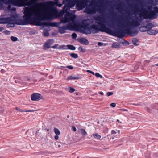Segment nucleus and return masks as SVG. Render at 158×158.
<instances>
[{
  "label": "nucleus",
  "instance_id": "obj_1",
  "mask_svg": "<svg viewBox=\"0 0 158 158\" xmlns=\"http://www.w3.org/2000/svg\"><path fill=\"white\" fill-rule=\"evenodd\" d=\"M98 25L93 24L89 27L90 24L87 21L88 19L84 20L82 24L79 26L83 29V33L86 34L91 33V31H94V33H97L99 31L106 32L110 33L111 30L105 24L106 23V20L103 15H99L94 18Z\"/></svg>",
  "mask_w": 158,
  "mask_h": 158
},
{
  "label": "nucleus",
  "instance_id": "obj_2",
  "mask_svg": "<svg viewBox=\"0 0 158 158\" xmlns=\"http://www.w3.org/2000/svg\"><path fill=\"white\" fill-rule=\"evenodd\" d=\"M24 14V15L23 16L24 19L17 20L16 23V24L25 25L31 24L32 23H34L36 26L42 25L45 26L56 27L57 26L56 23H51L48 22H44L42 23L41 24H40L39 19H42V17L40 16V12L38 14H36L34 11L27 8L25 10Z\"/></svg>",
  "mask_w": 158,
  "mask_h": 158
},
{
  "label": "nucleus",
  "instance_id": "obj_3",
  "mask_svg": "<svg viewBox=\"0 0 158 158\" xmlns=\"http://www.w3.org/2000/svg\"><path fill=\"white\" fill-rule=\"evenodd\" d=\"M51 3L60 7L63 4L59 3L58 1L55 2H50L44 4L43 8L40 10V15L44 19H49L56 17L58 14V12L56 8L52 6Z\"/></svg>",
  "mask_w": 158,
  "mask_h": 158
},
{
  "label": "nucleus",
  "instance_id": "obj_4",
  "mask_svg": "<svg viewBox=\"0 0 158 158\" xmlns=\"http://www.w3.org/2000/svg\"><path fill=\"white\" fill-rule=\"evenodd\" d=\"M141 20L142 19H140L139 21L137 20L133 21L129 23L128 24H126L124 25H123V24L120 23H119V25H122L124 27H126V29H124V31L122 30H120L118 31L115 32V35L119 38H121L124 37L125 34L130 35L132 36L137 35L138 33V31L135 30L134 31H131L130 26L137 27L139 25V22H141ZM119 25L120 26V25Z\"/></svg>",
  "mask_w": 158,
  "mask_h": 158
},
{
  "label": "nucleus",
  "instance_id": "obj_5",
  "mask_svg": "<svg viewBox=\"0 0 158 158\" xmlns=\"http://www.w3.org/2000/svg\"><path fill=\"white\" fill-rule=\"evenodd\" d=\"M63 3H67L63 8L64 11L68 9L72 8L76 4V7L78 10H82L85 8L87 5V0H64Z\"/></svg>",
  "mask_w": 158,
  "mask_h": 158
},
{
  "label": "nucleus",
  "instance_id": "obj_6",
  "mask_svg": "<svg viewBox=\"0 0 158 158\" xmlns=\"http://www.w3.org/2000/svg\"><path fill=\"white\" fill-rule=\"evenodd\" d=\"M148 10L145 8L142 9V12L139 14V17H142L144 19H149L150 20L155 19L158 17V7L155 6L153 8V10H151V8L148 7Z\"/></svg>",
  "mask_w": 158,
  "mask_h": 158
},
{
  "label": "nucleus",
  "instance_id": "obj_7",
  "mask_svg": "<svg viewBox=\"0 0 158 158\" xmlns=\"http://www.w3.org/2000/svg\"><path fill=\"white\" fill-rule=\"evenodd\" d=\"M97 2L95 0H92L91 1L90 6L92 7H94V8H92L89 7H86L85 8V12L88 14H92L95 13L96 12L97 10H99L100 12H101L102 10L100 8L99 9H96L95 7H98L97 4Z\"/></svg>",
  "mask_w": 158,
  "mask_h": 158
},
{
  "label": "nucleus",
  "instance_id": "obj_8",
  "mask_svg": "<svg viewBox=\"0 0 158 158\" xmlns=\"http://www.w3.org/2000/svg\"><path fill=\"white\" fill-rule=\"evenodd\" d=\"M14 20V17H8L5 18H0V24L1 23H8V25H10V27H13L14 24L12 23Z\"/></svg>",
  "mask_w": 158,
  "mask_h": 158
},
{
  "label": "nucleus",
  "instance_id": "obj_9",
  "mask_svg": "<svg viewBox=\"0 0 158 158\" xmlns=\"http://www.w3.org/2000/svg\"><path fill=\"white\" fill-rule=\"evenodd\" d=\"M75 17L76 16L74 15L70 14V13H68L65 16L64 20H62L61 22L64 23L69 22L70 21L73 20Z\"/></svg>",
  "mask_w": 158,
  "mask_h": 158
},
{
  "label": "nucleus",
  "instance_id": "obj_10",
  "mask_svg": "<svg viewBox=\"0 0 158 158\" xmlns=\"http://www.w3.org/2000/svg\"><path fill=\"white\" fill-rule=\"evenodd\" d=\"M27 0H16L12 1V4L19 6H23L25 5V2Z\"/></svg>",
  "mask_w": 158,
  "mask_h": 158
},
{
  "label": "nucleus",
  "instance_id": "obj_11",
  "mask_svg": "<svg viewBox=\"0 0 158 158\" xmlns=\"http://www.w3.org/2000/svg\"><path fill=\"white\" fill-rule=\"evenodd\" d=\"M81 24L82 23H81V24H79L78 25L77 24L72 25L71 23H69L66 26H65V27L67 30H71L75 27H78L79 28H81L82 31L83 32V30L82 29V28H81L79 26L80 25H81Z\"/></svg>",
  "mask_w": 158,
  "mask_h": 158
},
{
  "label": "nucleus",
  "instance_id": "obj_12",
  "mask_svg": "<svg viewBox=\"0 0 158 158\" xmlns=\"http://www.w3.org/2000/svg\"><path fill=\"white\" fill-rule=\"evenodd\" d=\"M41 94L39 93H34L31 95V100L32 101H38L41 99Z\"/></svg>",
  "mask_w": 158,
  "mask_h": 158
},
{
  "label": "nucleus",
  "instance_id": "obj_13",
  "mask_svg": "<svg viewBox=\"0 0 158 158\" xmlns=\"http://www.w3.org/2000/svg\"><path fill=\"white\" fill-rule=\"evenodd\" d=\"M151 30L150 27H149L147 25L146 26H142L140 27L139 30L142 32L148 31Z\"/></svg>",
  "mask_w": 158,
  "mask_h": 158
},
{
  "label": "nucleus",
  "instance_id": "obj_14",
  "mask_svg": "<svg viewBox=\"0 0 158 158\" xmlns=\"http://www.w3.org/2000/svg\"><path fill=\"white\" fill-rule=\"evenodd\" d=\"M78 41L81 44L83 45H86L88 44L89 43L88 41L86 39L84 38H81Z\"/></svg>",
  "mask_w": 158,
  "mask_h": 158
},
{
  "label": "nucleus",
  "instance_id": "obj_15",
  "mask_svg": "<svg viewBox=\"0 0 158 158\" xmlns=\"http://www.w3.org/2000/svg\"><path fill=\"white\" fill-rule=\"evenodd\" d=\"M58 31L59 33L61 34L65 33L66 32V30H67L65 27V26H63V27H58Z\"/></svg>",
  "mask_w": 158,
  "mask_h": 158
},
{
  "label": "nucleus",
  "instance_id": "obj_16",
  "mask_svg": "<svg viewBox=\"0 0 158 158\" xmlns=\"http://www.w3.org/2000/svg\"><path fill=\"white\" fill-rule=\"evenodd\" d=\"M158 33V30L154 29L150 30L147 32V33L150 35H155Z\"/></svg>",
  "mask_w": 158,
  "mask_h": 158
},
{
  "label": "nucleus",
  "instance_id": "obj_17",
  "mask_svg": "<svg viewBox=\"0 0 158 158\" xmlns=\"http://www.w3.org/2000/svg\"><path fill=\"white\" fill-rule=\"evenodd\" d=\"M16 109L18 110V111H19V112H33L34 111V110H23L22 109H20L17 107H16Z\"/></svg>",
  "mask_w": 158,
  "mask_h": 158
},
{
  "label": "nucleus",
  "instance_id": "obj_18",
  "mask_svg": "<svg viewBox=\"0 0 158 158\" xmlns=\"http://www.w3.org/2000/svg\"><path fill=\"white\" fill-rule=\"evenodd\" d=\"M112 47L113 48H120V45L117 42H114L112 45Z\"/></svg>",
  "mask_w": 158,
  "mask_h": 158
},
{
  "label": "nucleus",
  "instance_id": "obj_19",
  "mask_svg": "<svg viewBox=\"0 0 158 158\" xmlns=\"http://www.w3.org/2000/svg\"><path fill=\"white\" fill-rule=\"evenodd\" d=\"M79 78L78 77V76H69L67 78L66 80H77Z\"/></svg>",
  "mask_w": 158,
  "mask_h": 158
},
{
  "label": "nucleus",
  "instance_id": "obj_20",
  "mask_svg": "<svg viewBox=\"0 0 158 158\" xmlns=\"http://www.w3.org/2000/svg\"><path fill=\"white\" fill-rule=\"evenodd\" d=\"M50 45L46 42L44 45L43 47L44 49L46 50L51 48Z\"/></svg>",
  "mask_w": 158,
  "mask_h": 158
},
{
  "label": "nucleus",
  "instance_id": "obj_21",
  "mask_svg": "<svg viewBox=\"0 0 158 158\" xmlns=\"http://www.w3.org/2000/svg\"><path fill=\"white\" fill-rule=\"evenodd\" d=\"M132 42L133 44L136 46L138 45L139 44L138 40L135 38L132 39Z\"/></svg>",
  "mask_w": 158,
  "mask_h": 158
},
{
  "label": "nucleus",
  "instance_id": "obj_22",
  "mask_svg": "<svg viewBox=\"0 0 158 158\" xmlns=\"http://www.w3.org/2000/svg\"><path fill=\"white\" fill-rule=\"evenodd\" d=\"M67 47L69 49L72 50H74L76 49L75 47L72 45H67Z\"/></svg>",
  "mask_w": 158,
  "mask_h": 158
},
{
  "label": "nucleus",
  "instance_id": "obj_23",
  "mask_svg": "<svg viewBox=\"0 0 158 158\" xmlns=\"http://www.w3.org/2000/svg\"><path fill=\"white\" fill-rule=\"evenodd\" d=\"M93 137L95 139H99L101 138V136L97 134H93Z\"/></svg>",
  "mask_w": 158,
  "mask_h": 158
},
{
  "label": "nucleus",
  "instance_id": "obj_24",
  "mask_svg": "<svg viewBox=\"0 0 158 158\" xmlns=\"http://www.w3.org/2000/svg\"><path fill=\"white\" fill-rule=\"evenodd\" d=\"M71 56L74 58L76 59L78 58V55L77 54L71 53L70 54Z\"/></svg>",
  "mask_w": 158,
  "mask_h": 158
},
{
  "label": "nucleus",
  "instance_id": "obj_25",
  "mask_svg": "<svg viewBox=\"0 0 158 158\" xmlns=\"http://www.w3.org/2000/svg\"><path fill=\"white\" fill-rule=\"evenodd\" d=\"M80 130L82 136H84L87 135V133L85 129H81Z\"/></svg>",
  "mask_w": 158,
  "mask_h": 158
},
{
  "label": "nucleus",
  "instance_id": "obj_26",
  "mask_svg": "<svg viewBox=\"0 0 158 158\" xmlns=\"http://www.w3.org/2000/svg\"><path fill=\"white\" fill-rule=\"evenodd\" d=\"M54 132L57 135H59L60 134L59 130L57 128H55L54 129Z\"/></svg>",
  "mask_w": 158,
  "mask_h": 158
},
{
  "label": "nucleus",
  "instance_id": "obj_27",
  "mask_svg": "<svg viewBox=\"0 0 158 158\" xmlns=\"http://www.w3.org/2000/svg\"><path fill=\"white\" fill-rule=\"evenodd\" d=\"M11 40L13 42H16L18 40V39L17 37L13 36H11Z\"/></svg>",
  "mask_w": 158,
  "mask_h": 158
},
{
  "label": "nucleus",
  "instance_id": "obj_28",
  "mask_svg": "<svg viewBox=\"0 0 158 158\" xmlns=\"http://www.w3.org/2000/svg\"><path fill=\"white\" fill-rule=\"evenodd\" d=\"M48 43L51 46L53 44L54 42V40H49L47 41Z\"/></svg>",
  "mask_w": 158,
  "mask_h": 158
},
{
  "label": "nucleus",
  "instance_id": "obj_29",
  "mask_svg": "<svg viewBox=\"0 0 158 158\" xmlns=\"http://www.w3.org/2000/svg\"><path fill=\"white\" fill-rule=\"evenodd\" d=\"M78 50L80 52H84L85 51V49H83L81 46H80L78 48Z\"/></svg>",
  "mask_w": 158,
  "mask_h": 158
},
{
  "label": "nucleus",
  "instance_id": "obj_30",
  "mask_svg": "<svg viewBox=\"0 0 158 158\" xmlns=\"http://www.w3.org/2000/svg\"><path fill=\"white\" fill-rule=\"evenodd\" d=\"M69 93H72L75 91V89L74 88L71 87H69Z\"/></svg>",
  "mask_w": 158,
  "mask_h": 158
},
{
  "label": "nucleus",
  "instance_id": "obj_31",
  "mask_svg": "<svg viewBox=\"0 0 158 158\" xmlns=\"http://www.w3.org/2000/svg\"><path fill=\"white\" fill-rule=\"evenodd\" d=\"M3 32L4 34L6 35H9V34H10V31H8L7 30L4 31Z\"/></svg>",
  "mask_w": 158,
  "mask_h": 158
},
{
  "label": "nucleus",
  "instance_id": "obj_32",
  "mask_svg": "<svg viewBox=\"0 0 158 158\" xmlns=\"http://www.w3.org/2000/svg\"><path fill=\"white\" fill-rule=\"evenodd\" d=\"M147 25L148 26V27H150L151 28V29L152 28V27H154V25L152 23H148L147 24Z\"/></svg>",
  "mask_w": 158,
  "mask_h": 158
},
{
  "label": "nucleus",
  "instance_id": "obj_33",
  "mask_svg": "<svg viewBox=\"0 0 158 158\" xmlns=\"http://www.w3.org/2000/svg\"><path fill=\"white\" fill-rule=\"evenodd\" d=\"M95 75L98 77H100L101 78H102L103 77L102 76L98 73H95Z\"/></svg>",
  "mask_w": 158,
  "mask_h": 158
},
{
  "label": "nucleus",
  "instance_id": "obj_34",
  "mask_svg": "<svg viewBox=\"0 0 158 158\" xmlns=\"http://www.w3.org/2000/svg\"><path fill=\"white\" fill-rule=\"evenodd\" d=\"M71 36L73 39H75L77 38V35L76 33H74L72 34Z\"/></svg>",
  "mask_w": 158,
  "mask_h": 158
},
{
  "label": "nucleus",
  "instance_id": "obj_35",
  "mask_svg": "<svg viewBox=\"0 0 158 158\" xmlns=\"http://www.w3.org/2000/svg\"><path fill=\"white\" fill-rule=\"evenodd\" d=\"M43 35L44 36H48L49 35V32L47 31H46L43 33Z\"/></svg>",
  "mask_w": 158,
  "mask_h": 158
},
{
  "label": "nucleus",
  "instance_id": "obj_36",
  "mask_svg": "<svg viewBox=\"0 0 158 158\" xmlns=\"http://www.w3.org/2000/svg\"><path fill=\"white\" fill-rule=\"evenodd\" d=\"M132 104L135 106H142L144 104L142 102H139V103H138L137 104L134 103L133 104Z\"/></svg>",
  "mask_w": 158,
  "mask_h": 158
},
{
  "label": "nucleus",
  "instance_id": "obj_37",
  "mask_svg": "<svg viewBox=\"0 0 158 158\" xmlns=\"http://www.w3.org/2000/svg\"><path fill=\"white\" fill-rule=\"evenodd\" d=\"M113 94V92H108L107 93V95L108 96H109L112 95Z\"/></svg>",
  "mask_w": 158,
  "mask_h": 158
},
{
  "label": "nucleus",
  "instance_id": "obj_38",
  "mask_svg": "<svg viewBox=\"0 0 158 158\" xmlns=\"http://www.w3.org/2000/svg\"><path fill=\"white\" fill-rule=\"evenodd\" d=\"M58 46V44H56L54 45V46H52V48L54 49H56L57 48V47Z\"/></svg>",
  "mask_w": 158,
  "mask_h": 158
},
{
  "label": "nucleus",
  "instance_id": "obj_39",
  "mask_svg": "<svg viewBox=\"0 0 158 158\" xmlns=\"http://www.w3.org/2000/svg\"><path fill=\"white\" fill-rule=\"evenodd\" d=\"M17 82L15 80V82L16 83L18 82L19 83H20V84H27V83H24L23 81H18V80H17Z\"/></svg>",
  "mask_w": 158,
  "mask_h": 158
},
{
  "label": "nucleus",
  "instance_id": "obj_40",
  "mask_svg": "<svg viewBox=\"0 0 158 158\" xmlns=\"http://www.w3.org/2000/svg\"><path fill=\"white\" fill-rule=\"evenodd\" d=\"M110 106L113 107H115L116 106V104L115 103H112L110 104Z\"/></svg>",
  "mask_w": 158,
  "mask_h": 158
},
{
  "label": "nucleus",
  "instance_id": "obj_41",
  "mask_svg": "<svg viewBox=\"0 0 158 158\" xmlns=\"http://www.w3.org/2000/svg\"><path fill=\"white\" fill-rule=\"evenodd\" d=\"M103 43L102 42H98V45L99 46H102L103 45Z\"/></svg>",
  "mask_w": 158,
  "mask_h": 158
},
{
  "label": "nucleus",
  "instance_id": "obj_42",
  "mask_svg": "<svg viewBox=\"0 0 158 158\" xmlns=\"http://www.w3.org/2000/svg\"><path fill=\"white\" fill-rule=\"evenodd\" d=\"M66 67L70 69H73V67L72 66L68 65Z\"/></svg>",
  "mask_w": 158,
  "mask_h": 158
},
{
  "label": "nucleus",
  "instance_id": "obj_43",
  "mask_svg": "<svg viewBox=\"0 0 158 158\" xmlns=\"http://www.w3.org/2000/svg\"><path fill=\"white\" fill-rule=\"evenodd\" d=\"M72 127L73 131L74 132H75L77 130L76 128L73 126H72Z\"/></svg>",
  "mask_w": 158,
  "mask_h": 158
},
{
  "label": "nucleus",
  "instance_id": "obj_44",
  "mask_svg": "<svg viewBox=\"0 0 158 158\" xmlns=\"http://www.w3.org/2000/svg\"><path fill=\"white\" fill-rule=\"evenodd\" d=\"M33 4V3L31 2H27V5L29 6L30 5H32Z\"/></svg>",
  "mask_w": 158,
  "mask_h": 158
},
{
  "label": "nucleus",
  "instance_id": "obj_45",
  "mask_svg": "<svg viewBox=\"0 0 158 158\" xmlns=\"http://www.w3.org/2000/svg\"><path fill=\"white\" fill-rule=\"evenodd\" d=\"M30 79L29 78H27V77H25L24 79V81H30Z\"/></svg>",
  "mask_w": 158,
  "mask_h": 158
},
{
  "label": "nucleus",
  "instance_id": "obj_46",
  "mask_svg": "<svg viewBox=\"0 0 158 158\" xmlns=\"http://www.w3.org/2000/svg\"><path fill=\"white\" fill-rule=\"evenodd\" d=\"M111 134H116V132L114 130H112L111 132Z\"/></svg>",
  "mask_w": 158,
  "mask_h": 158
},
{
  "label": "nucleus",
  "instance_id": "obj_47",
  "mask_svg": "<svg viewBox=\"0 0 158 158\" xmlns=\"http://www.w3.org/2000/svg\"><path fill=\"white\" fill-rule=\"evenodd\" d=\"M145 110L148 112H151V110H150L149 108H148V107H147Z\"/></svg>",
  "mask_w": 158,
  "mask_h": 158
},
{
  "label": "nucleus",
  "instance_id": "obj_48",
  "mask_svg": "<svg viewBox=\"0 0 158 158\" xmlns=\"http://www.w3.org/2000/svg\"><path fill=\"white\" fill-rule=\"evenodd\" d=\"M58 135H56V136H55V139L56 140H57L59 139V137L58 136Z\"/></svg>",
  "mask_w": 158,
  "mask_h": 158
},
{
  "label": "nucleus",
  "instance_id": "obj_49",
  "mask_svg": "<svg viewBox=\"0 0 158 158\" xmlns=\"http://www.w3.org/2000/svg\"><path fill=\"white\" fill-rule=\"evenodd\" d=\"M4 30V28L3 27H0V32Z\"/></svg>",
  "mask_w": 158,
  "mask_h": 158
},
{
  "label": "nucleus",
  "instance_id": "obj_50",
  "mask_svg": "<svg viewBox=\"0 0 158 158\" xmlns=\"http://www.w3.org/2000/svg\"><path fill=\"white\" fill-rule=\"evenodd\" d=\"M121 110L123 111H128V110H127L126 109H121Z\"/></svg>",
  "mask_w": 158,
  "mask_h": 158
},
{
  "label": "nucleus",
  "instance_id": "obj_51",
  "mask_svg": "<svg viewBox=\"0 0 158 158\" xmlns=\"http://www.w3.org/2000/svg\"><path fill=\"white\" fill-rule=\"evenodd\" d=\"M5 71L3 69H2L1 70V72L2 73H5Z\"/></svg>",
  "mask_w": 158,
  "mask_h": 158
},
{
  "label": "nucleus",
  "instance_id": "obj_52",
  "mask_svg": "<svg viewBox=\"0 0 158 158\" xmlns=\"http://www.w3.org/2000/svg\"><path fill=\"white\" fill-rule=\"evenodd\" d=\"M11 8V6L10 5H9L8 6V10H10V9Z\"/></svg>",
  "mask_w": 158,
  "mask_h": 158
},
{
  "label": "nucleus",
  "instance_id": "obj_53",
  "mask_svg": "<svg viewBox=\"0 0 158 158\" xmlns=\"http://www.w3.org/2000/svg\"><path fill=\"white\" fill-rule=\"evenodd\" d=\"M99 93L100 94L102 95H103V94H104L102 92H99Z\"/></svg>",
  "mask_w": 158,
  "mask_h": 158
},
{
  "label": "nucleus",
  "instance_id": "obj_54",
  "mask_svg": "<svg viewBox=\"0 0 158 158\" xmlns=\"http://www.w3.org/2000/svg\"><path fill=\"white\" fill-rule=\"evenodd\" d=\"M87 72H88V73H91L92 71H91V70H87Z\"/></svg>",
  "mask_w": 158,
  "mask_h": 158
},
{
  "label": "nucleus",
  "instance_id": "obj_55",
  "mask_svg": "<svg viewBox=\"0 0 158 158\" xmlns=\"http://www.w3.org/2000/svg\"><path fill=\"white\" fill-rule=\"evenodd\" d=\"M6 0H0V2H4V1H6Z\"/></svg>",
  "mask_w": 158,
  "mask_h": 158
},
{
  "label": "nucleus",
  "instance_id": "obj_56",
  "mask_svg": "<svg viewBox=\"0 0 158 158\" xmlns=\"http://www.w3.org/2000/svg\"><path fill=\"white\" fill-rule=\"evenodd\" d=\"M117 122H119V123H122V122H120V121H119V120L118 119H117Z\"/></svg>",
  "mask_w": 158,
  "mask_h": 158
},
{
  "label": "nucleus",
  "instance_id": "obj_57",
  "mask_svg": "<svg viewBox=\"0 0 158 158\" xmlns=\"http://www.w3.org/2000/svg\"><path fill=\"white\" fill-rule=\"evenodd\" d=\"M10 3V2L9 1H8L7 2H5V3L6 4L7 3Z\"/></svg>",
  "mask_w": 158,
  "mask_h": 158
},
{
  "label": "nucleus",
  "instance_id": "obj_58",
  "mask_svg": "<svg viewBox=\"0 0 158 158\" xmlns=\"http://www.w3.org/2000/svg\"><path fill=\"white\" fill-rule=\"evenodd\" d=\"M91 73L92 74H93V75H94L95 74H94V72H93V71H92Z\"/></svg>",
  "mask_w": 158,
  "mask_h": 158
},
{
  "label": "nucleus",
  "instance_id": "obj_59",
  "mask_svg": "<svg viewBox=\"0 0 158 158\" xmlns=\"http://www.w3.org/2000/svg\"><path fill=\"white\" fill-rule=\"evenodd\" d=\"M154 66H158V63L157 64H155L154 65Z\"/></svg>",
  "mask_w": 158,
  "mask_h": 158
},
{
  "label": "nucleus",
  "instance_id": "obj_60",
  "mask_svg": "<svg viewBox=\"0 0 158 158\" xmlns=\"http://www.w3.org/2000/svg\"><path fill=\"white\" fill-rule=\"evenodd\" d=\"M126 43H127V44H129V43H128V41H126Z\"/></svg>",
  "mask_w": 158,
  "mask_h": 158
},
{
  "label": "nucleus",
  "instance_id": "obj_61",
  "mask_svg": "<svg viewBox=\"0 0 158 158\" xmlns=\"http://www.w3.org/2000/svg\"><path fill=\"white\" fill-rule=\"evenodd\" d=\"M0 5H1V6H2V3H0Z\"/></svg>",
  "mask_w": 158,
  "mask_h": 158
},
{
  "label": "nucleus",
  "instance_id": "obj_62",
  "mask_svg": "<svg viewBox=\"0 0 158 158\" xmlns=\"http://www.w3.org/2000/svg\"><path fill=\"white\" fill-rule=\"evenodd\" d=\"M120 132V130H118V132L119 133Z\"/></svg>",
  "mask_w": 158,
  "mask_h": 158
},
{
  "label": "nucleus",
  "instance_id": "obj_63",
  "mask_svg": "<svg viewBox=\"0 0 158 158\" xmlns=\"http://www.w3.org/2000/svg\"><path fill=\"white\" fill-rule=\"evenodd\" d=\"M107 25L109 27H110V24H107Z\"/></svg>",
  "mask_w": 158,
  "mask_h": 158
},
{
  "label": "nucleus",
  "instance_id": "obj_64",
  "mask_svg": "<svg viewBox=\"0 0 158 158\" xmlns=\"http://www.w3.org/2000/svg\"><path fill=\"white\" fill-rule=\"evenodd\" d=\"M13 10H15V8H13Z\"/></svg>",
  "mask_w": 158,
  "mask_h": 158
}]
</instances>
